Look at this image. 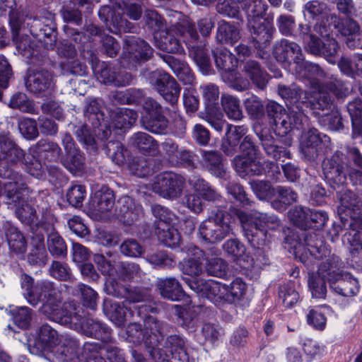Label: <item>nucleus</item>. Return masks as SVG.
I'll return each mask as SVG.
<instances>
[{"label":"nucleus","mask_w":362,"mask_h":362,"mask_svg":"<svg viewBox=\"0 0 362 362\" xmlns=\"http://www.w3.org/2000/svg\"><path fill=\"white\" fill-rule=\"evenodd\" d=\"M100 19L105 23L110 32L118 34L122 30L126 33H133L136 28L134 25L122 16V13L115 9L113 11L110 5L100 7L98 11Z\"/></svg>","instance_id":"f3484780"},{"label":"nucleus","mask_w":362,"mask_h":362,"mask_svg":"<svg viewBox=\"0 0 362 362\" xmlns=\"http://www.w3.org/2000/svg\"><path fill=\"white\" fill-rule=\"evenodd\" d=\"M262 146L265 153L275 160L283 158H289L290 152L284 147L274 144L273 137L269 134H258Z\"/></svg>","instance_id":"79ce46f5"},{"label":"nucleus","mask_w":362,"mask_h":362,"mask_svg":"<svg viewBox=\"0 0 362 362\" xmlns=\"http://www.w3.org/2000/svg\"><path fill=\"white\" fill-rule=\"evenodd\" d=\"M158 240L169 247H175L180 242V235L178 230L170 223L159 222L156 229Z\"/></svg>","instance_id":"e433bc0d"},{"label":"nucleus","mask_w":362,"mask_h":362,"mask_svg":"<svg viewBox=\"0 0 362 362\" xmlns=\"http://www.w3.org/2000/svg\"><path fill=\"white\" fill-rule=\"evenodd\" d=\"M322 141L321 134L315 128L311 127L303 132L300 147L302 153L308 160H314L318 156Z\"/></svg>","instance_id":"5701e85b"},{"label":"nucleus","mask_w":362,"mask_h":362,"mask_svg":"<svg viewBox=\"0 0 362 362\" xmlns=\"http://www.w3.org/2000/svg\"><path fill=\"white\" fill-rule=\"evenodd\" d=\"M183 280L192 291L215 304L219 305L228 303L227 284L214 280L190 279L187 277L183 278Z\"/></svg>","instance_id":"1a4fd4ad"},{"label":"nucleus","mask_w":362,"mask_h":362,"mask_svg":"<svg viewBox=\"0 0 362 362\" xmlns=\"http://www.w3.org/2000/svg\"><path fill=\"white\" fill-rule=\"evenodd\" d=\"M66 155L62 158L63 165L72 174L78 175L84 167L85 157L75 146L74 139L69 134H66L62 139Z\"/></svg>","instance_id":"412c9836"},{"label":"nucleus","mask_w":362,"mask_h":362,"mask_svg":"<svg viewBox=\"0 0 362 362\" xmlns=\"http://www.w3.org/2000/svg\"><path fill=\"white\" fill-rule=\"evenodd\" d=\"M347 165L344 162V154L337 151L326 158L322 163L325 177L330 186L335 190L343 187L347 181Z\"/></svg>","instance_id":"9b49d317"},{"label":"nucleus","mask_w":362,"mask_h":362,"mask_svg":"<svg viewBox=\"0 0 362 362\" xmlns=\"http://www.w3.org/2000/svg\"><path fill=\"white\" fill-rule=\"evenodd\" d=\"M355 223L351 222L349 226L351 229L344 235V241H346L349 245V252L351 255V264L354 266V262L357 263L355 260L356 258H359L361 256L362 252V243L360 239V232L358 229L354 228Z\"/></svg>","instance_id":"c03bdc74"},{"label":"nucleus","mask_w":362,"mask_h":362,"mask_svg":"<svg viewBox=\"0 0 362 362\" xmlns=\"http://www.w3.org/2000/svg\"><path fill=\"white\" fill-rule=\"evenodd\" d=\"M193 254L194 257L183 259L180 264V269L183 274L194 277L202 273L205 255L204 251L197 247L194 248Z\"/></svg>","instance_id":"72a5a7b5"},{"label":"nucleus","mask_w":362,"mask_h":362,"mask_svg":"<svg viewBox=\"0 0 362 362\" xmlns=\"http://www.w3.org/2000/svg\"><path fill=\"white\" fill-rule=\"evenodd\" d=\"M113 192L107 187L95 192L91 200V207L96 213L104 214L110 211L115 205Z\"/></svg>","instance_id":"473e14b6"},{"label":"nucleus","mask_w":362,"mask_h":362,"mask_svg":"<svg viewBox=\"0 0 362 362\" xmlns=\"http://www.w3.org/2000/svg\"><path fill=\"white\" fill-rule=\"evenodd\" d=\"M117 216L126 225H131L142 215V207L129 196H123L117 204Z\"/></svg>","instance_id":"4be33fe9"},{"label":"nucleus","mask_w":362,"mask_h":362,"mask_svg":"<svg viewBox=\"0 0 362 362\" xmlns=\"http://www.w3.org/2000/svg\"><path fill=\"white\" fill-rule=\"evenodd\" d=\"M228 290V303H233L242 300L247 291V285L240 278H235L229 284H227Z\"/></svg>","instance_id":"680f3d73"},{"label":"nucleus","mask_w":362,"mask_h":362,"mask_svg":"<svg viewBox=\"0 0 362 362\" xmlns=\"http://www.w3.org/2000/svg\"><path fill=\"white\" fill-rule=\"evenodd\" d=\"M226 139L222 143L221 148L228 156H233L240 146V139L246 134L247 128L244 125L233 126L227 124Z\"/></svg>","instance_id":"bb28decb"},{"label":"nucleus","mask_w":362,"mask_h":362,"mask_svg":"<svg viewBox=\"0 0 362 362\" xmlns=\"http://www.w3.org/2000/svg\"><path fill=\"white\" fill-rule=\"evenodd\" d=\"M82 356L86 362H106L102 356L101 346L95 342H86L83 346Z\"/></svg>","instance_id":"774afa93"},{"label":"nucleus","mask_w":362,"mask_h":362,"mask_svg":"<svg viewBox=\"0 0 362 362\" xmlns=\"http://www.w3.org/2000/svg\"><path fill=\"white\" fill-rule=\"evenodd\" d=\"M105 151L117 165L124 164L129 155L127 149L118 141H108L105 146Z\"/></svg>","instance_id":"4d7b16f0"},{"label":"nucleus","mask_w":362,"mask_h":362,"mask_svg":"<svg viewBox=\"0 0 362 362\" xmlns=\"http://www.w3.org/2000/svg\"><path fill=\"white\" fill-rule=\"evenodd\" d=\"M153 358L158 362H189V356L186 349H180L179 351H174L168 354L164 349H153L150 351Z\"/></svg>","instance_id":"5fc2aeb1"},{"label":"nucleus","mask_w":362,"mask_h":362,"mask_svg":"<svg viewBox=\"0 0 362 362\" xmlns=\"http://www.w3.org/2000/svg\"><path fill=\"white\" fill-rule=\"evenodd\" d=\"M44 48H40L38 60L32 63V59L27 58L33 66L30 67L26 80L25 86L28 91L37 97H43L45 91V75L43 69L38 71L35 66H42L44 64Z\"/></svg>","instance_id":"6ab92c4d"},{"label":"nucleus","mask_w":362,"mask_h":362,"mask_svg":"<svg viewBox=\"0 0 362 362\" xmlns=\"http://www.w3.org/2000/svg\"><path fill=\"white\" fill-rule=\"evenodd\" d=\"M52 222V226H47V247L50 254L54 257H64L67 254L66 245L63 238L55 231L54 226L57 222V218L52 214H47V221Z\"/></svg>","instance_id":"393cba45"},{"label":"nucleus","mask_w":362,"mask_h":362,"mask_svg":"<svg viewBox=\"0 0 362 362\" xmlns=\"http://www.w3.org/2000/svg\"><path fill=\"white\" fill-rule=\"evenodd\" d=\"M23 156V151L19 148L9 133H0V160H6L7 163L16 162Z\"/></svg>","instance_id":"cd10ccee"},{"label":"nucleus","mask_w":362,"mask_h":362,"mask_svg":"<svg viewBox=\"0 0 362 362\" xmlns=\"http://www.w3.org/2000/svg\"><path fill=\"white\" fill-rule=\"evenodd\" d=\"M7 242L11 251L16 254H22L26 250L25 240L18 230L13 226H9L6 232Z\"/></svg>","instance_id":"de8ad7c7"},{"label":"nucleus","mask_w":362,"mask_h":362,"mask_svg":"<svg viewBox=\"0 0 362 362\" xmlns=\"http://www.w3.org/2000/svg\"><path fill=\"white\" fill-rule=\"evenodd\" d=\"M279 95L285 100L291 112H303L308 103V94L296 84L278 86Z\"/></svg>","instance_id":"dca6fc26"},{"label":"nucleus","mask_w":362,"mask_h":362,"mask_svg":"<svg viewBox=\"0 0 362 362\" xmlns=\"http://www.w3.org/2000/svg\"><path fill=\"white\" fill-rule=\"evenodd\" d=\"M308 102L305 109L310 108L315 111L325 110L331 107L333 98L327 90L322 88L317 91H314L310 97L308 96Z\"/></svg>","instance_id":"a19ab883"},{"label":"nucleus","mask_w":362,"mask_h":362,"mask_svg":"<svg viewBox=\"0 0 362 362\" xmlns=\"http://www.w3.org/2000/svg\"><path fill=\"white\" fill-rule=\"evenodd\" d=\"M343 267V262L337 255H332L320 262L316 273L309 274L308 287L313 298L324 299L327 294L326 281L333 289V284L339 278L337 269Z\"/></svg>","instance_id":"7ed1b4c3"},{"label":"nucleus","mask_w":362,"mask_h":362,"mask_svg":"<svg viewBox=\"0 0 362 362\" xmlns=\"http://www.w3.org/2000/svg\"><path fill=\"white\" fill-rule=\"evenodd\" d=\"M244 73L245 76L258 88L263 90L269 81V76L259 62L248 60L245 63Z\"/></svg>","instance_id":"7c9ffc66"},{"label":"nucleus","mask_w":362,"mask_h":362,"mask_svg":"<svg viewBox=\"0 0 362 362\" xmlns=\"http://www.w3.org/2000/svg\"><path fill=\"white\" fill-rule=\"evenodd\" d=\"M132 315H136L144 320V328L147 334L146 346L151 348V351L157 349L156 346L162 339L163 334L168 331L169 325L156 317L148 315L150 313H156L157 309L150 305L143 304L134 305L129 308Z\"/></svg>","instance_id":"39448f33"},{"label":"nucleus","mask_w":362,"mask_h":362,"mask_svg":"<svg viewBox=\"0 0 362 362\" xmlns=\"http://www.w3.org/2000/svg\"><path fill=\"white\" fill-rule=\"evenodd\" d=\"M279 296L282 300L285 307L294 305L299 300V293L291 282L281 285L279 288Z\"/></svg>","instance_id":"69168bd1"},{"label":"nucleus","mask_w":362,"mask_h":362,"mask_svg":"<svg viewBox=\"0 0 362 362\" xmlns=\"http://www.w3.org/2000/svg\"><path fill=\"white\" fill-rule=\"evenodd\" d=\"M21 286L24 290L23 295L30 305L35 306L42 300L43 282L34 284L33 279L24 274L21 277Z\"/></svg>","instance_id":"2f4dec72"},{"label":"nucleus","mask_w":362,"mask_h":362,"mask_svg":"<svg viewBox=\"0 0 362 362\" xmlns=\"http://www.w3.org/2000/svg\"><path fill=\"white\" fill-rule=\"evenodd\" d=\"M111 8L113 11L115 8V10L120 12L122 15L125 13L133 21H138L142 13L141 6L133 3H126L124 0H114L113 5Z\"/></svg>","instance_id":"13d9d810"},{"label":"nucleus","mask_w":362,"mask_h":362,"mask_svg":"<svg viewBox=\"0 0 362 362\" xmlns=\"http://www.w3.org/2000/svg\"><path fill=\"white\" fill-rule=\"evenodd\" d=\"M149 83L166 102L171 105L177 102L181 88L168 73L161 69L152 71L149 76Z\"/></svg>","instance_id":"9d476101"},{"label":"nucleus","mask_w":362,"mask_h":362,"mask_svg":"<svg viewBox=\"0 0 362 362\" xmlns=\"http://www.w3.org/2000/svg\"><path fill=\"white\" fill-rule=\"evenodd\" d=\"M248 28L254 45L257 49L265 48L272 39L274 28L270 21L266 19L250 18Z\"/></svg>","instance_id":"aec40b11"},{"label":"nucleus","mask_w":362,"mask_h":362,"mask_svg":"<svg viewBox=\"0 0 362 362\" xmlns=\"http://www.w3.org/2000/svg\"><path fill=\"white\" fill-rule=\"evenodd\" d=\"M137 117V112L133 110L118 108L114 113L113 120L117 128L127 129L135 123Z\"/></svg>","instance_id":"3c124183"},{"label":"nucleus","mask_w":362,"mask_h":362,"mask_svg":"<svg viewBox=\"0 0 362 362\" xmlns=\"http://www.w3.org/2000/svg\"><path fill=\"white\" fill-rule=\"evenodd\" d=\"M293 71L296 74L308 78L322 77L325 75L324 71L319 65L306 61L305 57Z\"/></svg>","instance_id":"e2e57ef3"},{"label":"nucleus","mask_w":362,"mask_h":362,"mask_svg":"<svg viewBox=\"0 0 362 362\" xmlns=\"http://www.w3.org/2000/svg\"><path fill=\"white\" fill-rule=\"evenodd\" d=\"M339 278L333 284V290L345 297H352L359 291V284L356 279L349 274L342 273L341 268L337 269Z\"/></svg>","instance_id":"c756f323"},{"label":"nucleus","mask_w":362,"mask_h":362,"mask_svg":"<svg viewBox=\"0 0 362 362\" xmlns=\"http://www.w3.org/2000/svg\"><path fill=\"white\" fill-rule=\"evenodd\" d=\"M132 144L144 152H155L158 148L156 140L144 132H137L130 139Z\"/></svg>","instance_id":"603ef678"},{"label":"nucleus","mask_w":362,"mask_h":362,"mask_svg":"<svg viewBox=\"0 0 362 362\" xmlns=\"http://www.w3.org/2000/svg\"><path fill=\"white\" fill-rule=\"evenodd\" d=\"M202 163L212 175L216 177H221L226 174L221 155L218 151H204Z\"/></svg>","instance_id":"58836bf2"},{"label":"nucleus","mask_w":362,"mask_h":362,"mask_svg":"<svg viewBox=\"0 0 362 362\" xmlns=\"http://www.w3.org/2000/svg\"><path fill=\"white\" fill-rule=\"evenodd\" d=\"M155 46L159 49L173 54H182L184 49L175 36L173 30H163L154 35Z\"/></svg>","instance_id":"a878e982"},{"label":"nucleus","mask_w":362,"mask_h":362,"mask_svg":"<svg viewBox=\"0 0 362 362\" xmlns=\"http://www.w3.org/2000/svg\"><path fill=\"white\" fill-rule=\"evenodd\" d=\"M238 216L245 235L254 247L264 246L267 243V230H276L280 226V221L273 214L254 211L249 216L242 212Z\"/></svg>","instance_id":"f03ea898"},{"label":"nucleus","mask_w":362,"mask_h":362,"mask_svg":"<svg viewBox=\"0 0 362 362\" xmlns=\"http://www.w3.org/2000/svg\"><path fill=\"white\" fill-rule=\"evenodd\" d=\"M175 29L189 49H196L194 59L197 64L201 67L208 68L210 64L208 55L197 47L199 37L194 24L189 18H184L176 24Z\"/></svg>","instance_id":"f8f14e48"},{"label":"nucleus","mask_w":362,"mask_h":362,"mask_svg":"<svg viewBox=\"0 0 362 362\" xmlns=\"http://www.w3.org/2000/svg\"><path fill=\"white\" fill-rule=\"evenodd\" d=\"M6 204L8 208L16 209L18 219L25 224L33 222L36 217L35 209L24 199L28 195L27 187L24 183L11 182L6 186Z\"/></svg>","instance_id":"423d86ee"},{"label":"nucleus","mask_w":362,"mask_h":362,"mask_svg":"<svg viewBox=\"0 0 362 362\" xmlns=\"http://www.w3.org/2000/svg\"><path fill=\"white\" fill-rule=\"evenodd\" d=\"M81 327L87 336L100 339L105 343L112 342L110 329L98 320L88 318L81 322Z\"/></svg>","instance_id":"c85d7f7f"},{"label":"nucleus","mask_w":362,"mask_h":362,"mask_svg":"<svg viewBox=\"0 0 362 362\" xmlns=\"http://www.w3.org/2000/svg\"><path fill=\"white\" fill-rule=\"evenodd\" d=\"M107 294L117 298H125V303H139L150 300V291L146 288H134L129 289L127 286L115 281H111L106 285Z\"/></svg>","instance_id":"a211bd4d"},{"label":"nucleus","mask_w":362,"mask_h":362,"mask_svg":"<svg viewBox=\"0 0 362 362\" xmlns=\"http://www.w3.org/2000/svg\"><path fill=\"white\" fill-rule=\"evenodd\" d=\"M338 66L347 76L362 74V54H354L350 58L341 57Z\"/></svg>","instance_id":"09e8293b"},{"label":"nucleus","mask_w":362,"mask_h":362,"mask_svg":"<svg viewBox=\"0 0 362 362\" xmlns=\"http://www.w3.org/2000/svg\"><path fill=\"white\" fill-rule=\"evenodd\" d=\"M339 205L337 213L341 220L349 216L353 221L362 220V198L349 189L337 192Z\"/></svg>","instance_id":"2eb2a0df"},{"label":"nucleus","mask_w":362,"mask_h":362,"mask_svg":"<svg viewBox=\"0 0 362 362\" xmlns=\"http://www.w3.org/2000/svg\"><path fill=\"white\" fill-rule=\"evenodd\" d=\"M233 234V228L228 223L222 211L203 221L199 227V235L206 242L217 243Z\"/></svg>","instance_id":"0eeeda50"},{"label":"nucleus","mask_w":362,"mask_h":362,"mask_svg":"<svg viewBox=\"0 0 362 362\" xmlns=\"http://www.w3.org/2000/svg\"><path fill=\"white\" fill-rule=\"evenodd\" d=\"M156 286L160 295L170 300H177L182 296L181 285L175 278L158 279Z\"/></svg>","instance_id":"c9c22d12"},{"label":"nucleus","mask_w":362,"mask_h":362,"mask_svg":"<svg viewBox=\"0 0 362 362\" xmlns=\"http://www.w3.org/2000/svg\"><path fill=\"white\" fill-rule=\"evenodd\" d=\"M184 185L185 180L182 176L172 172H165L156 177L152 189L160 196L173 199L181 195Z\"/></svg>","instance_id":"4468645a"},{"label":"nucleus","mask_w":362,"mask_h":362,"mask_svg":"<svg viewBox=\"0 0 362 362\" xmlns=\"http://www.w3.org/2000/svg\"><path fill=\"white\" fill-rule=\"evenodd\" d=\"M122 64L134 66L137 63L148 61L153 56V49L144 40L134 36H126L124 39Z\"/></svg>","instance_id":"6e6552de"},{"label":"nucleus","mask_w":362,"mask_h":362,"mask_svg":"<svg viewBox=\"0 0 362 362\" xmlns=\"http://www.w3.org/2000/svg\"><path fill=\"white\" fill-rule=\"evenodd\" d=\"M47 318L58 323L72 322L78 320L74 302L62 304L61 292L54 286L53 283L47 284Z\"/></svg>","instance_id":"20e7f679"},{"label":"nucleus","mask_w":362,"mask_h":362,"mask_svg":"<svg viewBox=\"0 0 362 362\" xmlns=\"http://www.w3.org/2000/svg\"><path fill=\"white\" fill-rule=\"evenodd\" d=\"M143 126L151 132L161 134L165 132L168 126V121L163 113H160L144 119Z\"/></svg>","instance_id":"052dcab7"},{"label":"nucleus","mask_w":362,"mask_h":362,"mask_svg":"<svg viewBox=\"0 0 362 362\" xmlns=\"http://www.w3.org/2000/svg\"><path fill=\"white\" fill-rule=\"evenodd\" d=\"M217 68L224 71H233L238 66L235 57L226 49H216L213 52Z\"/></svg>","instance_id":"a18cd8bd"},{"label":"nucleus","mask_w":362,"mask_h":362,"mask_svg":"<svg viewBox=\"0 0 362 362\" xmlns=\"http://www.w3.org/2000/svg\"><path fill=\"white\" fill-rule=\"evenodd\" d=\"M29 350L32 354L44 357L45 356V327L36 329L29 339Z\"/></svg>","instance_id":"864d4df0"},{"label":"nucleus","mask_w":362,"mask_h":362,"mask_svg":"<svg viewBox=\"0 0 362 362\" xmlns=\"http://www.w3.org/2000/svg\"><path fill=\"white\" fill-rule=\"evenodd\" d=\"M103 310L110 320L117 326L120 327L125 321V313L124 308L117 302L105 299L103 303Z\"/></svg>","instance_id":"8fccbe9b"},{"label":"nucleus","mask_w":362,"mask_h":362,"mask_svg":"<svg viewBox=\"0 0 362 362\" xmlns=\"http://www.w3.org/2000/svg\"><path fill=\"white\" fill-rule=\"evenodd\" d=\"M163 59L183 83L191 85L194 83V74L187 63L168 55L165 56Z\"/></svg>","instance_id":"f704fd0d"},{"label":"nucleus","mask_w":362,"mask_h":362,"mask_svg":"<svg viewBox=\"0 0 362 362\" xmlns=\"http://www.w3.org/2000/svg\"><path fill=\"white\" fill-rule=\"evenodd\" d=\"M310 209L296 206L291 209L288 212L289 220L296 226L306 230L309 226L308 214Z\"/></svg>","instance_id":"bf43d9fd"},{"label":"nucleus","mask_w":362,"mask_h":362,"mask_svg":"<svg viewBox=\"0 0 362 362\" xmlns=\"http://www.w3.org/2000/svg\"><path fill=\"white\" fill-rule=\"evenodd\" d=\"M205 269L210 276L223 278L227 274L228 264L221 257H213L206 261Z\"/></svg>","instance_id":"338daca9"},{"label":"nucleus","mask_w":362,"mask_h":362,"mask_svg":"<svg viewBox=\"0 0 362 362\" xmlns=\"http://www.w3.org/2000/svg\"><path fill=\"white\" fill-rule=\"evenodd\" d=\"M241 8L247 13L248 19L259 18L265 13L267 5L263 0H244Z\"/></svg>","instance_id":"0e129e2a"},{"label":"nucleus","mask_w":362,"mask_h":362,"mask_svg":"<svg viewBox=\"0 0 362 362\" xmlns=\"http://www.w3.org/2000/svg\"><path fill=\"white\" fill-rule=\"evenodd\" d=\"M8 17L13 40L18 53L25 58L32 59V63L35 64L38 60L40 48L45 47L42 40L45 38V31L41 30L40 34L32 36L21 34L25 16L23 11L16 7L8 9Z\"/></svg>","instance_id":"f257e3e1"},{"label":"nucleus","mask_w":362,"mask_h":362,"mask_svg":"<svg viewBox=\"0 0 362 362\" xmlns=\"http://www.w3.org/2000/svg\"><path fill=\"white\" fill-rule=\"evenodd\" d=\"M240 38V30L235 25L226 21L219 23L216 35L218 42L233 45Z\"/></svg>","instance_id":"4c0bfd02"},{"label":"nucleus","mask_w":362,"mask_h":362,"mask_svg":"<svg viewBox=\"0 0 362 362\" xmlns=\"http://www.w3.org/2000/svg\"><path fill=\"white\" fill-rule=\"evenodd\" d=\"M221 104L225 113L230 119L240 120L243 115L240 107L239 100L230 95L221 97Z\"/></svg>","instance_id":"6e6d98bb"},{"label":"nucleus","mask_w":362,"mask_h":362,"mask_svg":"<svg viewBox=\"0 0 362 362\" xmlns=\"http://www.w3.org/2000/svg\"><path fill=\"white\" fill-rule=\"evenodd\" d=\"M276 192L278 197L272 202V206L279 211L285 210L287 206L297 201L298 194L290 187L279 186L276 188Z\"/></svg>","instance_id":"49530a36"},{"label":"nucleus","mask_w":362,"mask_h":362,"mask_svg":"<svg viewBox=\"0 0 362 362\" xmlns=\"http://www.w3.org/2000/svg\"><path fill=\"white\" fill-rule=\"evenodd\" d=\"M273 55L279 62L293 71L304 57L300 46L286 39L276 42Z\"/></svg>","instance_id":"ddd939ff"},{"label":"nucleus","mask_w":362,"mask_h":362,"mask_svg":"<svg viewBox=\"0 0 362 362\" xmlns=\"http://www.w3.org/2000/svg\"><path fill=\"white\" fill-rule=\"evenodd\" d=\"M341 35L346 36V45L351 49L362 47L360 41L359 25L352 19L344 21L339 28Z\"/></svg>","instance_id":"ea45409f"},{"label":"nucleus","mask_w":362,"mask_h":362,"mask_svg":"<svg viewBox=\"0 0 362 362\" xmlns=\"http://www.w3.org/2000/svg\"><path fill=\"white\" fill-rule=\"evenodd\" d=\"M291 116L288 112L274 122L272 126L274 133L279 136H285L294 128L300 129L306 122L307 117L303 112H291Z\"/></svg>","instance_id":"b1692460"},{"label":"nucleus","mask_w":362,"mask_h":362,"mask_svg":"<svg viewBox=\"0 0 362 362\" xmlns=\"http://www.w3.org/2000/svg\"><path fill=\"white\" fill-rule=\"evenodd\" d=\"M347 110L351 119L353 136H362V100L357 98L349 102Z\"/></svg>","instance_id":"37998d69"}]
</instances>
